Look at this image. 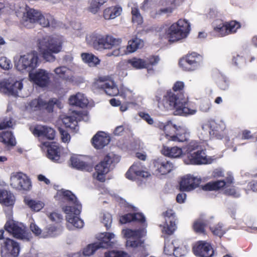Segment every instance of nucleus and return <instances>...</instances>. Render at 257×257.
<instances>
[{"mask_svg":"<svg viewBox=\"0 0 257 257\" xmlns=\"http://www.w3.org/2000/svg\"><path fill=\"white\" fill-rule=\"evenodd\" d=\"M184 87V82L177 81L173 84V91H167L162 99L156 96L158 107L162 110H172L175 115L188 116L196 114V107L190 105L188 98L183 93L178 92L183 90Z\"/></svg>","mask_w":257,"mask_h":257,"instance_id":"f257e3e1","label":"nucleus"},{"mask_svg":"<svg viewBox=\"0 0 257 257\" xmlns=\"http://www.w3.org/2000/svg\"><path fill=\"white\" fill-rule=\"evenodd\" d=\"M119 221L122 224H125L132 221H137L142 224L143 228L140 229H123L122 231L123 236L127 239L126 241L127 247L136 248L141 246L143 243L141 238L146 234L145 228L147 226V224L144 215L141 213H128L121 216Z\"/></svg>","mask_w":257,"mask_h":257,"instance_id":"f03ea898","label":"nucleus"},{"mask_svg":"<svg viewBox=\"0 0 257 257\" xmlns=\"http://www.w3.org/2000/svg\"><path fill=\"white\" fill-rule=\"evenodd\" d=\"M156 31L160 39L174 42L187 38L190 31V25L187 20L180 19L171 26L162 24L158 26Z\"/></svg>","mask_w":257,"mask_h":257,"instance_id":"7ed1b4c3","label":"nucleus"},{"mask_svg":"<svg viewBox=\"0 0 257 257\" xmlns=\"http://www.w3.org/2000/svg\"><path fill=\"white\" fill-rule=\"evenodd\" d=\"M86 41L87 44L94 47L99 45L104 49H113L112 52L107 54L108 57H117L126 53L125 47L121 45V39L110 35L92 33L86 36Z\"/></svg>","mask_w":257,"mask_h":257,"instance_id":"20e7f679","label":"nucleus"},{"mask_svg":"<svg viewBox=\"0 0 257 257\" xmlns=\"http://www.w3.org/2000/svg\"><path fill=\"white\" fill-rule=\"evenodd\" d=\"M156 126L163 132L161 140L165 138L168 141L184 142L188 140L190 135L189 130L186 126L177 125L171 120L165 123L159 122Z\"/></svg>","mask_w":257,"mask_h":257,"instance_id":"39448f33","label":"nucleus"},{"mask_svg":"<svg viewBox=\"0 0 257 257\" xmlns=\"http://www.w3.org/2000/svg\"><path fill=\"white\" fill-rule=\"evenodd\" d=\"M63 39L61 37L45 36L37 40V47L43 58L48 62H53L55 57L53 54H57L62 50Z\"/></svg>","mask_w":257,"mask_h":257,"instance_id":"423d86ee","label":"nucleus"},{"mask_svg":"<svg viewBox=\"0 0 257 257\" xmlns=\"http://www.w3.org/2000/svg\"><path fill=\"white\" fill-rule=\"evenodd\" d=\"M14 66L22 73H29L36 69L40 64L38 53L35 50L17 55L14 57Z\"/></svg>","mask_w":257,"mask_h":257,"instance_id":"0eeeda50","label":"nucleus"},{"mask_svg":"<svg viewBox=\"0 0 257 257\" xmlns=\"http://www.w3.org/2000/svg\"><path fill=\"white\" fill-rule=\"evenodd\" d=\"M201 131L203 139L209 136L211 138L221 140L226 136V125L223 120L210 119L202 124Z\"/></svg>","mask_w":257,"mask_h":257,"instance_id":"6e6552de","label":"nucleus"},{"mask_svg":"<svg viewBox=\"0 0 257 257\" xmlns=\"http://www.w3.org/2000/svg\"><path fill=\"white\" fill-rule=\"evenodd\" d=\"M95 85L96 87L104 90L108 95H119L127 100H131L133 98V93L132 90L123 86L118 88L112 80H106L104 77H100L96 81Z\"/></svg>","mask_w":257,"mask_h":257,"instance_id":"1a4fd4ad","label":"nucleus"},{"mask_svg":"<svg viewBox=\"0 0 257 257\" xmlns=\"http://www.w3.org/2000/svg\"><path fill=\"white\" fill-rule=\"evenodd\" d=\"M81 208V206H62V210L66 214V225L69 230H72L75 228H81L83 227L84 222L79 216Z\"/></svg>","mask_w":257,"mask_h":257,"instance_id":"9d476101","label":"nucleus"},{"mask_svg":"<svg viewBox=\"0 0 257 257\" xmlns=\"http://www.w3.org/2000/svg\"><path fill=\"white\" fill-rule=\"evenodd\" d=\"M214 178L224 177L222 180H218L209 182L202 186L204 191H215L221 189L224 186H227L233 182V178L230 173L224 175V171L221 169H215L212 172Z\"/></svg>","mask_w":257,"mask_h":257,"instance_id":"9b49d317","label":"nucleus"},{"mask_svg":"<svg viewBox=\"0 0 257 257\" xmlns=\"http://www.w3.org/2000/svg\"><path fill=\"white\" fill-rule=\"evenodd\" d=\"M10 185L18 191H28L32 186L30 179L22 172H14L11 174Z\"/></svg>","mask_w":257,"mask_h":257,"instance_id":"f8f14e48","label":"nucleus"},{"mask_svg":"<svg viewBox=\"0 0 257 257\" xmlns=\"http://www.w3.org/2000/svg\"><path fill=\"white\" fill-rule=\"evenodd\" d=\"M4 228L17 239L29 240L30 238V234L28 232L26 226L22 223L13 220H7Z\"/></svg>","mask_w":257,"mask_h":257,"instance_id":"ddd939ff","label":"nucleus"},{"mask_svg":"<svg viewBox=\"0 0 257 257\" xmlns=\"http://www.w3.org/2000/svg\"><path fill=\"white\" fill-rule=\"evenodd\" d=\"M152 169L153 174L160 177L166 175L174 169L172 162L164 157L154 159L152 162Z\"/></svg>","mask_w":257,"mask_h":257,"instance_id":"4468645a","label":"nucleus"},{"mask_svg":"<svg viewBox=\"0 0 257 257\" xmlns=\"http://www.w3.org/2000/svg\"><path fill=\"white\" fill-rule=\"evenodd\" d=\"M23 87L22 80L10 78L0 82V92L8 95L20 96Z\"/></svg>","mask_w":257,"mask_h":257,"instance_id":"2eb2a0df","label":"nucleus"},{"mask_svg":"<svg viewBox=\"0 0 257 257\" xmlns=\"http://www.w3.org/2000/svg\"><path fill=\"white\" fill-rule=\"evenodd\" d=\"M214 160L213 157L207 156L205 150H198L194 153L188 154L184 162L188 165H200L211 164Z\"/></svg>","mask_w":257,"mask_h":257,"instance_id":"dca6fc26","label":"nucleus"},{"mask_svg":"<svg viewBox=\"0 0 257 257\" xmlns=\"http://www.w3.org/2000/svg\"><path fill=\"white\" fill-rule=\"evenodd\" d=\"M202 61V57L201 55L196 52H192L181 59L179 65L183 70L191 71L199 68Z\"/></svg>","mask_w":257,"mask_h":257,"instance_id":"f3484780","label":"nucleus"},{"mask_svg":"<svg viewBox=\"0 0 257 257\" xmlns=\"http://www.w3.org/2000/svg\"><path fill=\"white\" fill-rule=\"evenodd\" d=\"M125 176L128 179L135 181L141 178H148L151 176V174L142 163L137 162L130 168Z\"/></svg>","mask_w":257,"mask_h":257,"instance_id":"a211bd4d","label":"nucleus"},{"mask_svg":"<svg viewBox=\"0 0 257 257\" xmlns=\"http://www.w3.org/2000/svg\"><path fill=\"white\" fill-rule=\"evenodd\" d=\"M179 0H161L158 5L161 8L152 10L150 15L153 18H157L164 15L171 14L176 8Z\"/></svg>","mask_w":257,"mask_h":257,"instance_id":"6ab92c4d","label":"nucleus"},{"mask_svg":"<svg viewBox=\"0 0 257 257\" xmlns=\"http://www.w3.org/2000/svg\"><path fill=\"white\" fill-rule=\"evenodd\" d=\"M201 182V178L192 174L183 176L179 182L181 191L190 192L199 187Z\"/></svg>","mask_w":257,"mask_h":257,"instance_id":"aec40b11","label":"nucleus"},{"mask_svg":"<svg viewBox=\"0 0 257 257\" xmlns=\"http://www.w3.org/2000/svg\"><path fill=\"white\" fill-rule=\"evenodd\" d=\"M23 16L21 20V24L27 28H31L35 23H37L39 17L41 16V12L28 7L22 8Z\"/></svg>","mask_w":257,"mask_h":257,"instance_id":"412c9836","label":"nucleus"},{"mask_svg":"<svg viewBox=\"0 0 257 257\" xmlns=\"http://www.w3.org/2000/svg\"><path fill=\"white\" fill-rule=\"evenodd\" d=\"M165 222L161 225L163 233L170 235L176 229V216L172 209L167 210L163 213Z\"/></svg>","mask_w":257,"mask_h":257,"instance_id":"4be33fe9","label":"nucleus"},{"mask_svg":"<svg viewBox=\"0 0 257 257\" xmlns=\"http://www.w3.org/2000/svg\"><path fill=\"white\" fill-rule=\"evenodd\" d=\"M20 251L19 244L16 241L7 238L2 247V257H18Z\"/></svg>","mask_w":257,"mask_h":257,"instance_id":"5701e85b","label":"nucleus"},{"mask_svg":"<svg viewBox=\"0 0 257 257\" xmlns=\"http://www.w3.org/2000/svg\"><path fill=\"white\" fill-rule=\"evenodd\" d=\"M29 76L31 81L41 87L47 86L50 81V73L43 69L31 71Z\"/></svg>","mask_w":257,"mask_h":257,"instance_id":"b1692460","label":"nucleus"},{"mask_svg":"<svg viewBox=\"0 0 257 257\" xmlns=\"http://www.w3.org/2000/svg\"><path fill=\"white\" fill-rule=\"evenodd\" d=\"M41 147L43 150L47 149V156L51 161L56 163H60L64 161L60 155L61 149L55 143L50 144L49 142H44L41 143Z\"/></svg>","mask_w":257,"mask_h":257,"instance_id":"393cba45","label":"nucleus"},{"mask_svg":"<svg viewBox=\"0 0 257 257\" xmlns=\"http://www.w3.org/2000/svg\"><path fill=\"white\" fill-rule=\"evenodd\" d=\"M56 200L62 202H67L68 206L72 207H80L81 204L77 200L75 195L70 191L62 189L58 190L55 196Z\"/></svg>","mask_w":257,"mask_h":257,"instance_id":"a878e982","label":"nucleus"},{"mask_svg":"<svg viewBox=\"0 0 257 257\" xmlns=\"http://www.w3.org/2000/svg\"><path fill=\"white\" fill-rule=\"evenodd\" d=\"M31 131L35 136L41 139H47L48 140H53L55 136L54 130L48 126L43 125H37L31 127Z\"/></svg>","mask_w":257,"mask_h":257,"instance_id":"bb28decb","label":"nucleus"},{"mask_svg":"<svg viewBox=\"0 0 257 257\" xmlns=\"http://www.w3.org/2000/svg\"><path fill=\"white\" fill-rule=\"evenodd\" d=\"M193 251L196 256L208 257L213 255L214 251L211 244L205 241H198L194 243Z\"/></svg>","mask_w":257,"mask_h":257,"instance_id":"cd10ccee","label":"nucleus"},{"mask_svg":"<svg viewBox=\"0 0 257 257\" xmlns=\"http://www.w3.org/2000/svg\"><path fill=\"white\" fill-rule=\"evenodd\" d=\"M99 241L97 242L99 248H107L112 246L116 242L115 235L112 232H103L96 235Z\"/></svg>","mask_w":257,"mask_h":257,"instance_id":"c85d7f7f","label":"nucleus"},{"mask_svg":"<svg viewBox=\"0 0 257 257\" xmlns=\"http://www.w3.org/2000/svg\"><path fill=\"white\" fill-rule=\"evenodd\" d=\"M110 166L109 163L105 161V159L97 164L95 167V172L93 173V178L97 180L103 182L105 180V175L109 171Z\"/></svg>","mask_w":257,"mask_h":257,"instance_id":"c756f323","label":"nucleus"},{"mask_svg":"<svg viewBox=\"0 0 257 257\" xmlns=\"http://www.w3.org/2000/svg\"><path fill=\"white\" fill-rule=\"evenodd\" d=\"M61 119L65 126L70 128L73 132L77 133L79 131L78 121L80 120L79 114L74 113L72 116H62Z\"/></svg>","mask_w":257,"mask_h":257,"instance_id":"7c9ffc66","label":"nucleus"},{"mask_svg":"<svg viewBox=\"0 0 257 257\" xmlns=\"http://www.w3.org/2000/svg\"><path fill=\"white\" fill-rule=\"evenodd\" d=\"M110 140L108 134L103 132L97 133L92 138V144L94 148L100 149L108 144Z\"/></svg>","mask_w":257,"mask_h":257,"instance_id":"2f4dec72","label":"nucleus"},{"mask_svg":"<svg viewBox=\"0 0 257 257\" xmlns=\"http://www.w3.org/2000/svg\"><path fill=\"white\" fill-rule=\"evenodd\" d=\"M70 161L72 166L78 170L89 172L92 169V166L85 162L82 156L73 155L70 158Z\"/></svg>","mask_w":257,"mask_h":257,"instance_id":"473e14b6","label":"nucleus"},{"mask_svg":"<svg viewBox=\"0 0 257 257\" xmlns=\"http://www.w3.org/2000/svg\"><path fill=\"white\" fill-rule=\"evenodd\" d=\"M122 10L118 5L107 7L103 11V18L106 20L114 19L121 15Z\"/></svg>","mask_w":257,"mask_h":257,"instance_id":"72a5a7b5","label":"nucleus"},{"mask_svg":"<svg viewBox=\"0 0 257 257\" xmlns=\"http://www.w3.org/2000/svg\"><path fill=\"white\" fill-rule=\"evenodd\" d=\"M161 153L165 156L171 158H179L183 155L182 149L177 146L172 147L163 146Z\"/></svg>","mask_w":257,"mask_h":257,"instance_id":"f704fd0d","label":"nucleus"},{"mask_svg":"<svg viewBox=\"0 0 257 257\" xmlns=\"http://www.w3.org/2000/svg\"><path fill=\"white\" fill-rule=\"evenodd\" d=\"M179 249V248L175 247L174 242L170 241L169 240L165 239L164 252L166 254L171 255L173 253L175 256L178 257L179 256H181L186 254V249L184 248L182 252L180 253H178Z\"/></svg>","mask_w":257,"mask_h":257,"instance_id":"c9c22d12","label":"nucleus"},{"mask_svg":"<svg viewBox=\"0 0 257 257\" xmlns=\"http://www.w3.org/2000/svg\"><path fill=\"white\" fill-rule=\"evenodd\" d=\"M15 202V197L10 191L0 189V203L6 206H13Z\"/></svg>","mask_w":257,"mask_h":257,"instance_id":"e433bc0d","label":"nucleus"},{"mask_svg":"<svg viewBox=\"0 0 257 257\" xmlns=\"http://www.w3.org/2000/svg\"><path fill=\"white\" fill-rule=\"evenodd\" d=\"M70 105L84 107L88 103V99L81 93H77L75 95H72L69 99Z\"/></svg>","mask_w":257,"mask_h":257,"instance_id":"4c0bfd02","label":"nucleus"},{"mask_svg":"<svg viewBox=\"0 0 257 257\" xmlns=\"http://www.w3.org/2000/svg\"><path fill=\"white\" fill-rule=\"evenodd\" d=\"M214 32L220 37H224L228 35L226 22L216 20L213 24Z\"/></svg>","mask_w":257,"mask_h":257,"instance_id":"58836bf2","label":"nucleus"},{"mask_svg":"<svg viewBox=\"0 0 257 257\" xmlns=\"http://www.w3.org/2000/svg\"><path fill=\"white\" fill-rule=\"evenodd\" d=\"M69 71V69L65 66H59L54 70V72L58 77L68 82H73L75 79L74 77L68 75Z\"/></svg>","mask_w":257,"mask_h":257,"instance_id":"ea45409f","label":"nucleus"},{"mask_svg":"<svg viewBox=\"0 0 257 257\" xmlns=\"http://www.w3.org/2000/svg\"><path fill=\"white\" fill-rule=\"evenodd\" d=\"M108 0H88L87 10L89 13L95 15L100 11L101 7Z\"/></svg>","mask_w":257,"mask_h":257,"instance_id":"a19ab883","label":"nucleus"},{"mask_svg":"<svg viewBox=\"0 0 257 257\" xmlns=\"http://www.w3.org/2000/svg\"><path fill=\"white\" fill-rule=\"evenodd\" d=\"M37 23L43 27H51L54 28L56 27V21L52 16L48 14L43 15L41 13V16L39 17Z\"/></svg>","mask_w":257,"mask_h":257,"instance_id":"79ce46f5","label":"nucleus"},{"mask_svg":"<svg viewBox=\"0 0 257 257\" xmlns=\"http://www.w3.org/2000/svg\"><path fill=\"white\" fill-rule=\"evenodd\" d=\"M24 202L32 211L35 212L40 211L45 206L43 201L34 200L29 197H26L24 199Z\"/></svg>","mask_w":257,"mask_h":257,"instance_id":"37998d69","label":"nucleus"},{"mask_svg":"<svg viewBox=\"0 0 257 257\" xmlns=\"http://www.w3.org/2000/svg\"><path fill=\"white\" fill-rule=\"evenodd\" d=\"M82 61L90 67H94L99 64L100 60L96 56L91 53H82Z\"/></svg>","mask_w":257,"mask_h":257,"instance_id":"c03bdc74","label":"nucleus"},{"mask_svg":"<svg viewBox=\"0 0 257 257\" xmlns=\"http://www.w3.org/2000/svg\"><path fill=\"white\" fill-rule=\"evenodd\" d=\"M0 142L7 146H14L16 144L15 138L11 132H3L0 135Z\"/></svg>","mask_w":257,"mask_h":257,"instance_id":"a18cd8bd","label":"nucleus"},{"mask_svg":"<svg viewBox=\"0 0 257 257\" xmlns=\"http://www.w3.org/2000/svg\"><path fill=\"white\" fill-rule=\"evenodd\" d=\"M62 232V228L55 226H50L46 228L43 232L42 238L54 237L60 234Z\"/></svg>","mask_w":257,"mask_h":257,"instance_id":"49530a36","label":"nucleus"},{"mask_svg":"<svg viewBox=\"0 0 257 257\" xmlns=\"http://www.w3.org/2000/svg\"><path fill=\"white\" fill-rule=\"evenodd\" d=\"M128 63L137 69L147 68V60L138 57H134L128 60Z\"/></svg>","mask_w":257,"mask_h":257,"instance_id":"de8ad7c7","label":"nucleus"},{"mask_svg":"<svg viewBox=\"0 0 257 257\" xmlns=\"http://www.w3.org/2000/svg\"><path fill=\"white\" fill-rule=\"evenodd\" d=\"M44 104L45 105L44 101L41 98L35 99L28 103L26 106V109L30 111H35L43 109Z\"/></svg>","mask_w":257,"mask_h":257,"instance_id":"09e8293b","label":"nucleus"},{"mask_svg":"<svg viewBox=\"0 0 257 257\" xmlns=\"http://www.w3.org/2000/svg\"><path fill=\"white\" fill-rule=\"evenodd\" d=\"M143 42L141 39L136 38L128 42L126 51L128 53L135 52L138 49L143 47Z\"/></svg>","mask_w":257,"mask_h":257,"instance_id":"8fccbe9b","label":"nucleus"},{"mask_svg":"<svg viewBox=\"0 0 257 257\" xmlns=\"http://www.w3.org/2000/svg\"><path fill=\"white\" fill-rule=\"evenodd\" d=\"M99 220L107 229L110 227L112 218L111 215L108 212L104 211L101 212L99 215Z\"/></svg>","mask_w":257,"mask_h":257,"instance_id":"3c124183","label":"nucleus"},{"mask_svg":"<svg viewBox=\"0 0 257 257\" xmlns=\"http://www.w3.org/2000/svg\"><path fill=\"white\" fill-rule=\"evenodd\" d=\"M205 226L206 223L205 220L201 218H199L194 221L192 227L196 233L201 234L205 232Z\"/></svg>","mask_w":257,"mask_h":257,"instance_id":"603ef678","label":"nucleus"},{"mask_svg":"<svg viewBox=\"0 0 257 257\" xmlns=\"http://www.w3.org/2000/svg\"><path fill=\"white\" fill-rule=\"evenodd\" d=\"M210 230L214 235L219 237H221L227 231V229L222 223H218L215 225L211 226Z\"/></svg>","mask_w":257,"mask_h":257,"instance_id":"864d4df0","label":"nucleus"},{"mask_svg":"<svg viewBox=\"0 0 257 257\" xmlns=\"http://www.w3.org/2000/svg\"><path fill=\"white\" fill-rule=\"evenodd\" d=\"M132 21L137 25H141L143 22V19L137 7L132 8Z\"/></svg>","mask_w":257,"mask_h":257,"instance_id":"5fc2aeb1","label":"nucleus"},{"mask_svg":"<svg viewBox=\"0 0 257 257\" xmlns=\"http://www.w3.org/2000/svg\"><path fill=\"white\" fill-rule=\"evenodd\" d=\"M228 35L235 33L240 28L241 24L236 21L226 22Z\"/></svg>","mask_w":257,"mask_h":257,"instance_id":"6e6d98bb","label":"nucleus"},{"mask_svg":"<svg viewBox=\"0 0 257 257\" xmlns=\"http://www.w3.org/2000/svg\"><path fill=\"white\" fill-rule=\"evenodd\" d=\"M99 246L97 242L87 245L83 249V254L85 256H90L93 254L98 249Z\"/></svg>","mask_w":257,"mask_h":257,"instance_id":"4d7b16f0","label":"nucleus"},{"mask_svg":"<svg viewBox=\"0 0 257 257\" xmlns=\"http://www.w3.org/2000/svg\"><path fill=\"white\" fill-rule=\"evenodd\" d=\"M104 257H129V255L122 250H113L105 252Z\"/></svg>","mask_w":257,"mask_h":257,"instance_id":"13d9d810","label":"nucleus"},{"mask_svg":"<svg viewBox=\"0 0 257 257\" xmlns=\"http://www.w3.org/2000/svg\"><path fill=\"white\" fill-rule=\"evenodd\" d=\"M46 215L52 221L56 223L61 222L63 218L61 213L56 211L52 212L50 213H47Z\"/></svg>","mask_w":257,"mask_h":257,"instance_id":"bf43d9fd","label":"nucleus"},{"mask_svg":"<svg viewBox=\"0 0 257 257\" xmlns=\"http://www.w3.org/2000/svg\"><path fill=\"white\" fill-rule=\"evenodd\" d=\"M125 65L126 62L125 61H120L117 65V72L118 75L121 77H124L127 75Z\"/></svg>","mask_w":257,"mask_h":257,"instance_id":"052dcab7","label":"nucleus"},{"mask_svg":"<svg viewBox=\"0 0 257 257\" xmlns=\"http://www.w3.org/2000/svg\"><path fill=\"white\" fill-rule=\"evenodd\" d=\"M0 67L4 70H9L12 67L11 61L6 57L0 58Z\"/></svg>","mask_w":257,"mask_h":257,"instance_id":"680f3d73","label":"nucleus"},{"mask_svg":"<svg viewBox=\"0 0 257 257\" xmlns=\"http://www.w3.org/2000/svg\"><path fill=\"white\" fill-rule=\"evenodd\" d=\"M105 161L109 163V165L110 166L111 164L117 163L119 160L120 158L118 155H115L113 153H109L105 158Z\"/></svg>","mask_w":257,"mask_h":257,"instance_id":"e2e57ef3","label":"nucleus"},{"mask_svg":"<svg viewBox=\"0 0 257 257\" xmlns=\"http://www.w3.org/2000/svg\"><path fill=\"white\" fill-rule=\"evenodd\" d=\"M44 103L45 105L44 104L43 108H45L48 112H51L53 111L54 105H59V101L57 99L53 98L48 102L44 101Z\"/></svg>","mask_w":257,"mask_h":257,"instance_id":"0e129e2a","label":"nucleus"},{"mask_svg":"<svg viewBox=\"0 0 257 257\" xmlns=\"http://www.w3.org/2000/svg\"><path fill=\"white\" fill-rule=\"evenodd\" d=\"M200 146L199 143L196 141H191L188 145L187 148V155L190 153H194L195 150H198Z\"/></svg>","mask_w":257,"mask_h":257,"instance_id":"69168bd1","label":"nucleus"},{"mask_svg":"<svg viewBox=\"0 0 257 257\" xmlns=\"http://www.w3.org/2000/svg\"><path fill=\"white\" fill-rule=\"evenodd\" d=\"M230 185V184L228 185L227 186H224L225 188L224 190L225 194L227 195L232 196L234 197H239L240 196V193L234 187L228 188Z\"/></svg>","mask_w":257,"mask_h":257,"instance_id":"338daca9","label":"nucleus"},{"mask_svg":"<svg viewBox=\"0 0 257 257\" xmlns=\"http://www.w3.org/2000/svg\"><path fill=\"white\" fill-rule=\"evenodd\" d=\"M31 230L36 236L42 238L43 232L41 229L35 223L31 222L30 226Z\"/></svg>","mask_w":257,"mask_h":257,"instance_id":"774afa93","label":"nucleus"}]
</instances>
